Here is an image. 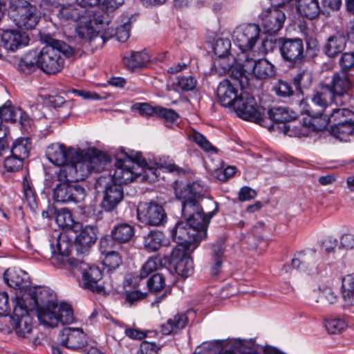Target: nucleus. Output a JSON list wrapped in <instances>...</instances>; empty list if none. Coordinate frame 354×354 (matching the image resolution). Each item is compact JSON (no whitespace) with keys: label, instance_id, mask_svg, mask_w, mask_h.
I'll use <instances>...</instances> for the list:
<instances>
[{"label":"nucleus","instance_id":"423d86ee","mask_svg":"<svg viewBox=\"0 0 354 354\" xmlns=\"http://www.w3.org/2000/svg\"><path fill=\"white\" fill-rule=\"evenodd\" d=\"M115 169L113 174L109 177L111 182H106L105 177L100 178V182L106 183L104 192L101 207L106 212H111L116 208L124 198V192L122 185L133 180V173L122 169L115 162Z\"/></svg>","mask_w":354,"mask_h":354},{"label":"nucleus","instance_id":"20e7f679","mask_svg":"<svg viewBox=\"0 0 354 354\" xmlns=\"http://www.w3.org/2000/svg\"><path fill=\"white\" fill-rule=\"evenodd\" d=\"M46 45L38 52L39 67L45 73L54 75L62 70L65 57L74 54V49L64 41L46 36Z\"/></svg>","mask_w":354,"mask_h":354},{"label":"nucleus","instance_id":"de8ad7c7","mask_svg":"<svg viewBox=\"0 0 354 354\" xmlns=\"http://www.w3.org/2000/svg\"><path fill=\"white\" fill-rule=\"evenodd\" d=\"M189 139L206 152H217L216 148L214 147L203 134L196 131H193L189 134Z\"/></svg>","mask_w":354,"mask_h":354},{"label":"nucleus","instance_id":"79ce46f5","mask_svg":"<svg viewBox=\"0 0 354 354\" xmlns=\"http://www.w3.org/2000/svg\"><path fill=\"white\" fill-rule=\"evenodd\" d=\"M293 84L295 88L302 92V89L308 88L313 80L312 74L306 69H302L293 77Z\"/></svg>","mask_w":354,"mask_h":354},{"label":"nucleus","instance_id":"7c9ffc66","mask_svg":"<svg viewBox=\"0 0 354 354\" xmlns=\"http://www.w3.org/2000/svg\"><path fill=\"white\" fill-rule=\"evenodd\" d=\"M330 133L342 142H351L354 140V120H349L342 124L331 125Z\"/></svg>","mask_w":354,"mask_h":354},{"label":"nucleus","instance_id":"72a5a7b5","mask_svg":"<svg viewBox=\"0 0 354 354\" xmlns=\"http://www.w3.org/2000/svg\"><path fill=\"white\" fill-rule=\"evenodd\" d=\"M39 67L37 50H30L26 53L19 60L17 69L19 72L29 75Z\"/></svg>","mask_w":354,"mask_h":354},{"label":"nucleus","instance_id":"f03ea898","mask_svg":"<svg viewBox=\"0 0 354 354\" xmlns=\"http://www.w3.org/2000/svg\"><path fill=\"white\" fill-rule=\"evenodd\" d=\"M320 91H316L311 97L310 103L304 112L311 117H321L326 109L333 104L346 106L351 99V91L353 84L348 76L335 73L326 77L319 84Z\"/></svg>","mask_w":354,"mask_h":354},{"label":"nucleus","instance_id":"dca6fc26","mask_svg":"<svg viewBox=\"0 0 354 354\" xmlns=\"http://www.w3.org/2000/svg\"><path fill=\"white\" fill-rule=\"evenodd\" d=\"M77 153L78 156H75L73 160L59 169V176L61 180H66L68 178L77 182L81 181L91 173L83 156V151H77Z\"/></svg>","mask_w":354,"mask_h":354},{"label":"nucleus","instance_id":"e2e57ef3","mask_svg":"<svg viewBox=\"0 0 354 354\" xmlns=\"http://www.w3.org/2000/svg\"><path fill=\"white\" fill-rule=\"evenodd\" d=\"M124 1V0H100V8L108 13L116 10Z\"/></svg>","mask_w":354,"mask_h":354},{"label":"nucleus","instance_id":"e433bc0d","mask_svg":"<svg viewBox=\"0 0 354 354\" xmlns=\"http://www.w3.org/2000/svg\"><path fill=\"white\" fill-rule=\"evenodd\" d=\"M84 13L85 10L80 6L68 4L61 6L57 15L61 20L77 21L84 16Z\"/></svg>","mask_w":354,"mask_h":354},{"label":"nucleus","instance_id":"1a4fd4ad","mask_svg":"<svg viewBox=\"0 0 354 354\" xmlns=\"http://www.w3.org/2000/svg\"><path fill=\"white\" fill-rule=\"evenodd\" d=\"M54 178V181L57 182L53 191V199L55 202L78 203L84 201L86 190L83 187L74 183V180L68 178L66 180H61L59 170L55 172Z\"/></svg>","mask_w":354,"mask_h":354},{"label":"nucleus","instance_id":"ea45409f","mask_svg":"<svg viewBox=\"0 0 354 354\" xmlns=\"http://www.w3.org/2000/svg\"><path fill=\"white\" fill-rule=\"evenodd\" d=\"M30 149V139L20 138L13 142L10 150V153L13 156L19 157L24 160L26 158L28 157Z\"/></svg>","mask_w":354,"mask_h":354},{"label":"nucleus","instance_id":"8fccbe9b","mask_svg":"<svg viewBox=\"0 0 354 354\" xmlns=\"http://www.w3.org/2000/svg\"><path fill=\"white\" fill-rule=\"evenodd\" d=\"M197 84L196 80L192 76H180L175 83L176 88L182 91H193Z\"/></svg>","mask_w":354,"mask_h":354},{"label":"nucleus","instance_id":"a18cd8bd","mask_svg":"<svg viewBox=\"0 0 354 354\" xmlns=\"http://www.w3.org/2000/svg\"><path fill=\"white\" fill-rule=\"evenodd\" d=\"M342 297L344 301H353L354 296V273L342 279Z\"/></svg>","mask_w":354,"mask_h":354},{"label":"nucleus","instance_id":"0e129e2a","mask_svg":"<svg viewBox=\"0 0 354 354\" xmlns=\"http://www.w3.org/2000/svg\"><path fill=\"white\" fill-rule=\"evenodd\" d=\"M257 195V192L248 186H244L239 192V200L247 201L254 199Z\"/></svg>","mask_w":354,"mask_h":354},{"label":"nucleus","instance_id":"49530a36","mask_svg":"<svg viewBox=\"0 0 354 354\" xmlns=\"http://www.w3.org/2000/svg\"><path fill=\"white\" fill-rule=\"evenodd\" d=\"M147 287L152 293H157L166 288L165 276L163 273L153 274L147 280Z\"/></svg>","mask_w":354,"mask_h":354},{"label":"nucleus","instance_id":"412c9836","mask_svg":"<svg viewBox=\"0 0 354 354\" xmlns=\"http://www.w3.org/2000/svg\"><path fill=\"white\" fill-rule=\"evenodd\" d=\"M59 339L62 346L72 350L82 348L87 344L86 335L80 328H64Z\"/></svg>","mask_w":354,"mask_h":354},{"label":"nucleus","instance_id":"4d7b16f0","mask_svg":"<svg viewBox=\"0 0 354 354\" xmlns=\"http://www.w3.org/2000/svg\"><path fill=\"white\" fill-rule=\"evenodd\" d=\"M131 109L137 111L142 117L149 118L156 115V106H153L148 103H136Z\"/></svg>","mask_w":354,"mask_h":354},{"label":"nucleus","instance_id":"680f3d73","mask_svg":"<svg viewBox=\"0 0 354 354\" xmlns=\"http://www.w3.org/2000/svg\"><path fill=\"white\" fill-rule=\"evenodd\" d=\"M17 112L15 111L11 106H3L0 108L1 126L3 129L2 122L16 121Z\"/></svg>","mask_w":354,"mask_h":354},{"label":"nucleus","instance_id":"5fc2aeb1","mask_svg":"<svg viewBox=\"0 0 354 354\" xmlns=\"http://www.w3.org/2000/svg\"><path fill=\"white\" fill-rule=\"evenodd\" d=\"M155 115H157L158 117L171 123L176 122L179 118L178 114L174 109L165 108L160 106H156Z\"/></svg>","mask_w":354,"mask_h":354},{"label":"nucleus","instance_id":"338daca9","mask_svg":"<svg viewBox=\"0 0 354 354\" xmlns=\"http://www.w3.org/2000/svg\"><path fill=\"white\" fill-rule=\"evenodd\" d=\"M337 239L328 237L322 241V248L326 254L334 253L337 246Z\"/></svg>","mask_w":354,"mask_h":354},{"label":"nucleus","instance_id":"f257e3e1","mask_svg":"<svg viewBox=\"0 0 354 354\" xmlns=\"http://www.w3.org/2000/svg\"><path fill=\"white\" fill-rule=\"evenodd\" d=\"M205 192V186L200 181L183 185L175 189L176 196L181 203L182 214L185 221H178L171 230L173 239L178 243L169 257V262L171 266L189 257L190 253L207 236L210 220L218 212V204L209 199L207 204L214 209L205 212L201 201Z\"/></svg>","mask_w":354,"mask_h":354},{"label":"nucleus","instance_id":"2f4dec72","mask_svg":"<svg viewBox=\"0 0 354 354\" xmlns=\"http://www.w3.org/2000/svg\"><path fill=\"white\" fill-rule=\"evenodd\" d=\"M54 214L55 221L60 227L69 229L75 232L80 230L81 224L74 221L69 209L66 208L55 209Z\"/></svg>","mask_w":354,"mask_h":354},{"label":"nucleus","instance_id":"bb28decb","mask_svg":"<svg viewBox=\"0 0 354 354\" xmlns=\"http://www.w3.org/2000/svg\"><path fill=\"white\" fill-rule=\"evenodd\" d=\"M269 118L276 123H284V133H288L290 126L286 125V123L292 121L297 118V114L285 106H274L270 109L268 112Z\"/></svg>","mask_w":354,"mask_h":354},{"label":"nucleus","instance_id":"c85d7f7f","mask_svg":"<svg viewBox=\"0 0 354 354\" xmlns=\"http://www.w3.org/2000/svg\"><path fill=\"white\" fill-rule=\"evenodd\" d=\"M346 37L341 32H337L327 39L324 46V52L329 57H334L345 48Z\"/></svg>","mask_w":354,"mask_h":354},{"label":"nucleus","instance_id":"774afa93","mask_svg":"<svg viewBox=\"0 0 354 354\" xmlns=\"http://www.w3.org/2000/svg\"><path fill=\"white\" fill-rule=\"evenodd\" d=\"M10 311L8 295L6 292H0V316H6Z\"/></svg>","mask_w":354,"mask_h":354},{"label":"nucleus","instance_id":"f3484780","mask_svg":"<svg viewBox=\"0 0 354 354\" xmlns=\"http://www.w3.org/2000/svg\"><path fill=\"white\" fill-rule=\"evenodd\" d=\"M74 321L73 311L71 306L66 303L56 304V307L47 314H40L39 322L49 327L57 326L59 323L69 324Z\"/></svg>","mask_w":354,"mask_h":354},{"label":"nucleus","instance_id":"a19ab883","mask_svg":"<svg viewBox=\"0 0 354 354\" xmlns=\"http://www.w3.org/2000/svg\"><path fill=\"white\" fill-rule=\"evenodd\" d=\"M353 112L346 108L333 109L332 112L326 114L328 117L329 122L333 123L332 125L342 124L349 120H352L351 117L353 116Z\"/></svg>","mask_w":354,"mask_h":354},{"label":"nucleus","instance_id":"2eb2a0df","mask_svg":"<svg viewBox=\"0 0 354 354\" xmlns=\"http://www.w3.org/2000/svg\"><path fill=\"white\" fill-rule=\"evenodd\" d=\"M137 217L141 223L151 226H160L167 221V214L163 207L152 201L139 204Z\"/></svg>","mask_w":354,"mask_h":354},{"label":"nucleus","instance_id":"ddd939ff","mask_svg":"<svg viewBox=\"0 0 354 354\" xmlns=\"http://www.w3.org/2000/svg\"><path fill=\"white\" fill-rule=\"evenodd\" d=\"M13 304V313L10 317V322L17 336L25 337L32 330V317L24 299L17 297Z\"/></svg>","mask_w":354,"mask_h":354},{"label":"nucleus","instance_id":"6e6552de","mask_svg":"<svg viewBox=\"0 0 354 354\" xmlns=\"http://www.w3.org/2000/svg\"><path fill=\"white\" fill-rule=\"evenodd\" d=\"M8 15L19 28L32 30L41 18V12L31 0H9Z\"/></svg>","mask_w":354,"mask_h":354},{"label":"nucleus","instance_id":"58836bf2","mask_svg":"<svg viewBox=\"0 0 354 354\" xmlns=\"http://www.w3.org/2000/svg\"><path fill=\"white\" fill-rule=\"evenodd\" d=\"M164 234L159 230H151L144 236L143 246L149 252H156L162 245Z\"/></svg>","mask_w":354,"mask_h":354},{"label":"nucleus","instance_id":"4c0bfd02","mask_svg":"<svg viewBox=\"0 0 354 354\" xmlns=\"http://www.w3.org/2000/svg\"><path fill=\"white\" fill-rule=\"evenodd\" d=\"M299 13L307 18L314 19L318 16L320 8L318 0H297Z\"/></svg>","mask_w":354,"mask_h":354},{"label":"nucleus","instance_id":"13d9d810","mask_svg":"<svg viewBox=\"0 0 354 354\" xmlns=\"http://www.w3.org/2000/svg\"><path fill=\"white\" fill-rule=\"evenodd\" d=\"M339 64L342 70L341 73L344 74L351 79L346 73L354 68V53H344L339 59Z\"/></svg>","mask_w":354,"mask_h":354},{"label":"nucleus","instance_id":"0eeeda50","mask_svg":"<svg viewBox=\"0 0 354 354\" xmlns=\"http://www.w3.org/2000/svg\"><path fill=\"white\" fill-rule=\"evenodd\" d=\"M252 75L259 80L271 78L275 75L274 66L266 59L255 60L250 53L243 54V62L239 68L232 71V77L239 82L241 88H244L249 85L248 75Z\"/></svg>","mask_w":354,"mask_h":354},{"label":"nucleus","instance_id":"9b49d317","mask_svg":"<svg viewBox=\"0 0 354 354\" xmlns=\"http://www.w3.org/2000/svg\"><path fill=\"white\" fill-rule=\"evenodd\" d=\"M291 266L308 274H317L326 269V264L313 248H308L297 253L292 259Z\"/></svg>","mask_w":354,"mask_h":354},{"label":"nucleus","instance_id":"c756f323","mask_svg":"<svg viewBox=\"0 0 354 354\" xmlns=\"http://www.w3.org/2000/svg\"><path fill=\"white\" fill-rule=\"evenodd\" d=\"M83 156L91 172H100L109 162L108 156L97 149H92L87 152L83 151Z\"/></svg>","mask_w":354,"mask_h":354},{"label":"nucleus","instance_id":"a878e982","mask_svg":"<svg viewBox=\"0 0 354 354\" xmlns=\"http://www.w3.org/2000/svg\"><path fill=\"white\" fill-rule=\"evenodd\" d=\"M53 252L55 254L54 260L60 262L63 266L68 265L71 267L68 259H75L70 258L68 256L71 253L73 245L70 241L68 240L65 234H60L56 239L55 248L53 243L51 244Z\"/></svg>","mask_w":354,"mask_h":354},{"label":"nucleus","instance_id":"b1692460","mask_svg":"<svg viewBox=\"0 0 354 354\" xmlns=\"http://www.w3.org/2000/svg\"><path fill=\"white\" fill-rule=\"evenodd\" d=\"M1 41L6 51L15 52V50L28 45L29 37L26 32L17 30H3L1 36Z\"/></svg>","mask_w":354,"mask_h":354},{"label":"nucleus","instance_id":"5701e85b","mask_svg":"<svg viewBox=\"0 0 354 354\" xmlns=\"http://www.w3.org/2000/svg\"><path fill=\"white\" fill-rule=\"evenodd\" d=\"M46 156L54 165L64 167L73 160L75 156H78V153L77 151L71 148L67 149L62 145L53 144L48 147Z\"/></svg>","mask_w":354,"mask_h":354},{"label":"nucleus","instance_id":"f8f14e48","mask_svg":"<svg viewBox=\"0 0 354 354\" xmlns=\"http://www.w3.org/2000/svg\"><path fill=\"white\" fill-rule=\"evenodd\" d=\"M279 51L282 59L292 67L299 66L306 59L304 46L301 39H279Z\"/></svg>","mask_w":354,"mask_h":354},{"label":"nucleus","instance_id":"09e8293b","mask_svg":"<svg viewBox=\"0 0 354 354\" xmlns=\"http://www.w3.org/2000/svg\"><path fill=\"white\" fill-rule=\"evenodd\" d=\"M176 272L183 277L190 276L194 270L193 260L191 257L184 258V259L178 262L177 264L173 266Z\"/></svg>","mask_w":354,"mask_h":354},{"label":"nucleus","instance_id":"c03bdc74","mask_svg":"<svg viewBox=\"0 0 354 354\" xmlns=\"http://www.w3.org/2000/svg\"><path fill=\"white\" fill-rule=\"evenodd\" d=\"M162 266L161 259L158 257H150L147 261L142 266L139 277L140 279H145L153 272L158 270Z\"/></svg>","mask_w":354,"mask_h":354},{"label":"nucleus","instance_id":"393cba45","mask_svg":"<svg viewBox=\"0 0 354 354\" xmlns=\"http://www.w3.org/2000/svg\"><path fill=\"white\" fill-rule=\"evenodd\" d=\"M80 229V233L75 236V244L77 252L83 254L95 243L97 228L94 225H86Z\"/></svg>","mask_w":354,"mask_h":354},{"label":"nucleus","instance_id":"39448f33","mask_svg":"<svg viewBox=\"0 0 354 354\" xmlns=\"http://www.w3.org/2000/svg\"><path fill=\"white\" fill-rule=\"evenodd\" d=\"M116 160L118 164L121 166L122 169L133 173V180L142 176L145 179L149 182L155 181L158 179L159 176L158 169H165L169 172H176L180 174L182 169L171 163L156 162V167H149L147 161L142 158L140 153H136L134 157L122 151L121 156H117Z\"/></svg>","mask_w":354,"mask_h":354},{"label":"nucleus","instance_id":"f704fd0d","mask_svg":"<svg viewBox=\"0 0 354 354\" xmlns=\"http://www.w3.org/2000/svg\"><path fill=\"white\" fill-rule=\"evenodd\" d=\"M187 324V317L185 314L178 313L169 318L165 324L161 326V333L164 335H169L173 333L184 328Z\"/></svg>","mask_w":354,"mask_h":354},{"label":"nucleus","instance_id":"6ab92c4d","mask_svg":"<svg viewBox=\"0 0 354 354\" xmlns=\"http://www.w3.org/2000/svg\"><path fill=\"white\" fill-rule=\"evenodd\" d=\"M30 296L34 306L36 308L37 315L39 320L40 314H47L50 310L56 307L54 301V295L46 287H38L30 288L28 290Z\"/></svg>","mask_w":354,"mask_h":354},{"label":"nucleus","instance_id":"bf43d9fd","mask_svg":"<svg viewBox=\"0 0 354 354\" xmlns=\"http://www.w3.org/2000/svg\"><path fill=\"white\" fill-rule=\"evenodd\" d=\"M146 296L147 293L142 292L140 290L127 291L125 294V302L131 306L144 299Z\"/></svg>","mask_w":354,"mask_h":354},{"label":"nucleus","instance_id":"aec40b11","mask_svg":"<svg viewBox=\"0 0 354 354\" xmlns=\"http://www.w3.org/2000/svg\"><path fill=\"white\" fill-rule=\"evenodd\" d=\"M286 17L279 6H272L263 10L261 15V26L264 32L274 35L283 28Z\"/></svg>","mask_w":354,"mask_h":354},{"label":"nucleus","instance_id":"cd10ccee","mask_svg":"<svg viewBox=\"0 0 354 354\" xmlns=\"http://www.w3.org/2000/svg\"><path fill=\"white\" fill-rule=\"evenodd\" d=\"M28 275L21 270H7L4 279L7 284L15 289L26 290L30 286Z\"/></svg>","mask_w":354,"mask_h":354},{"label":"nucleus","instance_id":"473e14b6","mask_svg":"<svg viewBox=\"0 0 354 354\" xmlns=\"http://www.w3.org/2000/svg\"><path fill=\"white\" fill-rule=\"evenodd\" d=\"M134 234V227L127 223H121L115 225L111 232L113 240L119 243L129 242L133 237Z\"/></svg>","mask_w":354,"mask_h":354},{"label":"nucleus","instance_id":"7ed1b4c3","mask_svg":"<svg viewBox=\"0 0 354 354\" xmlns=\"http://www.w3.org/2000/svg\"><path fill=\"white\" fill-rule=\"evenodd\" d=\"M131 21L128 19L124 24L114 27L109 13H96L88 24L80 26L77 30L80 38L88 42L91 47H102L110 38L115 36L120 42L126 41L130 35Z\"/></svg>","mask_w":354,"mask_h":354},{"label":"nucleus","instance_id":"3c124183","mask_svg":"<svg viewBox=\"0 0 354 354\" xmlns=\"http://www.w3.org/2000/svg\"><path fill=\"white\" fill-rule=\"evenodd\" d=\"M237 68L238 67L232 68L231 63L227 60L226 57H221L214 61L212 67V73L218 74V75H223L230 70L232 71L234 68Z\"/></svg>","mask_w":354,"mask_h":354},{"label":"nucleus","instance_id":"37998d69","mask_svg":"<svg viewBox=\"0 0 354 354\" xmlns=\"http://www.w3.org/2000/svg\"><path fill=\"white\" fill-rule=\"evenodd\" d=\"M325 326L330 334H338L344 330L348 326L346 317H335L326 321Z\"/></svg>","mask_w":354,"mask_h":354},{"label":"nucleus","instance_id":"69168bd1","mask_svg":"<svg viewBox=\"0 0 354 354\" xmlns=\"http://www.w3.org/2000/svg\"><path fill=\"white\" fill-rule=\"evenodd\" d=\"M276 93L281 97L290 96L293 91L290 85L284 81H279L277 86L275 88Z\"/></svg>","mask_w":354,"mask_h":354},{"label":"nucleus","instance_id":"052dcab7","mask_svg":"<svg viewBox=\"0 0 354 354\" xmlns=\"http://www.w3.org/2000/svg\"><path fill=\"white\" fill-rule=\"evenodd\" d=\"M24 194L25 201L27 203L28 207L32 210H35L37 207V202L35 193L30 185L27 184H24Z\"/></svg>","mask_w":354,"mask_h":354},{"label":"nucleus","instance_id":"9d476101","mask_svg":"<svg viewBox=\"0 0 354 354\" xmlns=\"http://www.w3.org/2000/svg\"><path fill=\"white\" fill-rule=\"evenodd\" d=\"M71 267L82 274V286L93 292L102 293L104 291L103 286L99 283L102 278V271L95 266H89L83 261L68 259Z\"/></svg>","mask_w":354,"mask_h":354},{"label":"nucleus","instance_id":"4468645a","mask_svg":"<svg viewBox=\"0 0 354 354\" xmlns=\"http://www.w3.org/2000/svg\"><path fill=\"white\" fill-rule=\"evenodd\" d=\"M237 115L245 120L260 123L262 120L260 108L255 98L246 91H241L233 105Z\"/></svg>","mask_w":354,"mask_h":354},{"label":"nucleus","instance_id":"603ef678","mask_svg":"<svg viewBox=\"0 0 354 354\" xmlns=\"http://www.w3.org/2000/svg\"><path fill=\"white\" fill-rule=\"evenodd\" d=\"M231 41L229 39L219 38L216 41L214 51L218 57H227L230 54Z\"/></svg>","mask_w":354,"mask_h":354},{"label":"nucleus","instance_id":"a211bd4d","mask_svg":"<svg viewBox=\"0 0 354 354\" xmlns=\"http://www.w3.org/2000/svg\"><path fill=\"white\" fill-rule=\"evenodd\" d=\"M260 35V28L255 24L242 25L236 28L233 33L234 41L242 50L245 52L252 49Z\"/></svg>","mask_w":354,"mask_h":354},{"label":"nucleus","instance_id":"c9c22d12","mask_svg":"<svg viewBox=\"0 0 354 354\" xmlns=\"http://www.w3.org/2000/svg\"><path fill=\"white\" fill-rule=\"evenodd\" d=\"M149 61V56L145 51H131L123 57L124 65L131 71L145 66Z\"/></svg>","mask_w":354,"mask_h":354},{"label":"nucleus","instance_id":"6e6d98bb","mask_svg":"<svg viewBox=\"0 0 354 354\" xmlns=\"http://www.w3.org/2000/svg\"><path fill=\"white\" fill-rule=\"evenodd\" d=\"M24 160L10 153L4 160V167L8 171H16L22 168Z\"/></svg>","mask_w":354,"mask_h":354},{"label":"nucleus","instance_id":"4be33fe9","mask_svg":"<svg viewBox=\"0 0 354 354\" xmlns=\"http://www.w3.org/2000/svg\"><path fill=\"white\" fill-rule=\"evenodd\" d=\"M231 80H223L217 88V97L219 103L224 107H232L236 99L239 97L235 86L239 84L232 77Z\"/></svg>","mask_w":354,"mask_h":354},{"label":"nucleus","instance_id":"864d4df0","mask_svg":"<svg viewBox=\"0 0 354 354\" xmlns=\"http://www.w3.org/2000/svg\"><path fill=\"white\" fill-rule=\"evenodd\" d=\"M122 263V259L117 252L107 251L103 261V264L109 268V270H115L118 268Z\"/></svg>","mask_w":354,"mask_h":354}]
</instances>
